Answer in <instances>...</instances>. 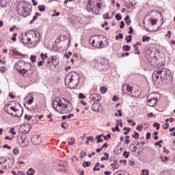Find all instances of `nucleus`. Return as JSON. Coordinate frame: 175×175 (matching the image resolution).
<instances>
[{
	"label": "nucleus",
	"instance_id": "1",
	"mask_svg": "<svg viewBox=\"0 0 175 175\" xmlns=\"http://www.w3.org/2000/svg\"><path fill=\"white\" fill-rule=\"evenodd\" d=\"M70 101L62 97H57L53 100L52 105L57 113L64 114V113H70L72 107L70 105Z\"/></svg>",
	"mask_w": 175,
	"mask_h": 175
},
{
	"label": "nucleus",
	"instance_id": "2",
	"mask_svg": "<svg viewBox=\"0 0 175 175\" xmlns=\"http://www.w3.org/2000/svg\"><path fill=\"white\" fill-rule=\"evenodd\" d=\"M15 69L18 72L19 75L25 79H29L33 75V69L31 63L24 61H18L15 64Z\"/></svg>",
	"mask_w": 175,
	"mask_h": 175
},
{
	"label": "nucleus",
	"instance_id": "3",
	"mask_svg": "<svg viewBox=\"0 0 175 175\" xmlns=\"http://www.w3.org/2000/svg\"><path fill=\"white\" fill-rule=\"evenodd\" d=\"M152 79L155 80V81H158L159 79L161 81H165V80L169 81V80L173 79V77L172 76L170 70L167 68H159L153 72Z\"/></svg>",
	"mask_w": 175,
	"mask_h": 175
},
{
	"label": "nucleus",
	"instance_id": "4",
	"mask_svg": "<svg viewBox=\"0 0 175 175\" xmlns=\"http://www.w3.org/2000/svg\"><path fill=\"white\" fill-rule=\"evenodd\" d=\"M80 83V75L77 72H70L65 77V85L67 88H76Z\"/></svg>",
	"mask_w": 175,
	"mask_h": 175
},
{
	"label": "nucleus",
	"instance_id": "5",
	"mask_svg": "<svg viewBox=\"0 0 175 175\" xmlns=\"http://www.w3.org/2000/svg\"><path fill=\"white\" fill-rule=\"evenodd\" d=\"M21 5V12L20 11V9L17 10L18 14L22 16V17H28V16H31V14L32 13V4L29 2H27L26 1H22Z\"/></svg>",
	"mask_w": 175,
	"mask_h": 175
},
{
	"label": "nucleus",
	"instance_id": "6",
	"mask_svg": "<svg viewBox=\"0 0 175 175\" xmlns=\"http://www.w3.org/2000/svg\"><path fill=\"white\" fill-rule=\"evenodd\" d=\"M95 67L100 70H107L109 69V60L107 58L101 57L95 60Z\"/></svg>",
	"mask_w": 175,
	"mask_h": 175
},
{
	"label": "nucleus",
	"instance_id": "7",
	"mask_svg": "<svg viewBox=\"0 0 175 175\" xmlns=\"http://www.w3.org/2000/svg\"><path fill=\"white\" fill-rule=\"evenodd\" d=\"M86 10L88 12H97V13H99L100 10H102V6L100 3H99L97 1H89V3L86 7Z\"/></svg>",
	"mask_w": 175,
	"mask_h": 175
},
{
	"label": "nucleus",
	"instance_id": "8",
	"mask_svg": "<svg viewBox=\"0 0 175 175\" xmlns=\"http://www.w3.org/2000/svg\"><path fill=\"white\" fill-rule=\"evenodd\" d=\"M26 35H27V37L29 38V40H30L31 44L32 43H36L37 42H39V40H40V38L39 37L40 35L38 31L30 30L26 32Z\"/></svg>",
	"mask_w": 175,
	"mask_h": 175
},
{
	"label": "nucleus",
	"instance_id": "9",
	"mask_svg": "<svg viewBox=\"0 0 175 175\" xmlns=\"http://www.w3.org/2000/svg\"><path fill=\"white\" fill-rule=\"evenodd\" d=\"M59 64V59L57 57H55L54 56H51L48 58L46 68H49L50 70H53V69H55L57 66Z\"/></svg>",
	"mask_w": 175,
	"mask_h": 175
},
{
	"label": "nucleus",
	"instance_id": "10",
	"mask_svg": "<svg viewBox=\"0 0 175 175\" xmlns=\"http://www.w3.org/2000/svg\"><path fill=\"white\" fill-rule=\"evenodd\" d=\"M157 103H158V97L155 96L154 93L150 94L147 98V104L148 106L154 107V106H157Z\"/></svg>",
	"mask_w": 175,
	"mask_h": 175
},
{
	"label": "nucleus",
	"instance_id": "11",
	"mask_svg": "<svg viewBox=\"0 0 175 175\" xmlns=\"http://www.w3.org/2000/svg\"><path fill=\"white\" fill-rule=\"evenodd\" d=\"M100 38V36H93L90 37L89 39L90 44L93 47H98L99 49Z\"/></svg>",
	"mask_w": 175,
	"mask_h": 175
},
{
	"label": "nucleus",
	"instance_id": "12",
	"mask_svg": "<svg viewBox=\"0 0 175 175\" xmlns=\"http://www.w3.org/2000/svg\"><path fill=\"white\" fill-rule=\"evenodd\" d=\"M90 99L92 102H100L102 100V96L96 93H93L90 94Z\"/></svg>",
	"mask_w": 175,
	"mask_h": 175
},
{
	"label": "nucleus",
	"instance_id": "13",
	"mask_svg": "<svg viewBox=\"0 0 175 175\" xmlns=\"http://www.w3.org/2000/svg\"><path fill=\"white\" fill-rule=\"evenodd\" d=\"M107 46V38L106 36H100L99 49H104Z\"/></svg>",
	"mask_w": 175,
	"mask_h": 175
},
{
	"label": "nucleus",
	"instance_id": "14",
	"mask_svg": "<svg viewBox=\"0 0 175 175\" xmlns=\"http://www.w3.org/2000/svg\"><path fill=\"white\" fill-rule=\"evenodd\" d=\"M31 142L35 146H39L42 143V137L39 135H35L31 137Z\"/></svg>",
	"mask_w": 175,
	"mask_h": 175
},
{
	"label": "nucleus",
	"instance_id": "15",
	"mask_svg": "<svg viewBox=\"0 0 175 175\" xmlns=\"http://www.w3.org/2000/svg\"><path fill=\"white\" fill-rule=\"evenodd\" d=\"M126 88V91L127 92L130 93V95H131V96H137V95L135 94V92H136V91H135L133 90V87L131 86V85H123L122 86V90L124 91V88Z\"/></svg>",
	"mask_w": 175,
	"mask_h": 175
},
{
	"label": "nucleus",
	"instance_id": "16",
	"mask_svg": "<svg viewBox=\"0 0 175 175\" xmlns=\"http://www.w3.org/2000/svg\"><path fill=\"white\" fill-rule=\"evenodd\" d=\"M22 42L24 44H32L27 33H25V36L23 37Z\"/></svg>",
	"mask_w": 175,
	"mask_h": 175
},
{
	"label": "nucleus",
	"instance_id": "17",
	"mask_svg": "<svg viewBox=\"0 0 175 175\" xmlns=\"http://www.w3.org/2000/svg\"><path fill=\"white\" fill-rule=\"evenodd\" d=\"M99 106H100V105L98 103H94L92 107V110L95 111V113H100V109H98Z\"/></svg>",
	"mask_w": 175,
	"mask_h": 175
},
{
	"label": "nucleus",
	"instance_id": "18",
	"mask_svg": "<svg viewBox=\"0 0 175 175\" xmlns=\"http://www.w3.org/2000/svg\"><path fill=\"white\" fill-rule=\"evenodd\" d=\"M10 51L14 55H21V53H20L16 48H12Z\"/></svg>",
	"mask_w": 175,
	"mask_h": 175
},
{
	"label": "nucleus",
	"instance_id": "19",
	"mask_svg": "<svg viewBox=\"0 0 175 175\" xmlns=\"http://www.w3.org/2000/svg\"><path fill=\"white\" fill-rule=\"evenodd\" d=\"M102 136H103V134H100V135H97L96 137V139L97 140V143H98V144L103 143V139H102Z\"/></svg>",
	"mask_w": 175,
	"mask_h": 175
},
{
	"label": "nucleus",
	"instance_id": "20",
	"mask_svg": "<svg viewBox=\"0 0 175 175\" xmlns=\"http://www.w3.org/2000/svg\"><path fill=\"white\" fill-rule=\"evenodd\" d=\"M24 126H26L27 128V129H25L23 131V133H28V132H29V131H31V125L30 124H25Z\"/></svg>",
	"mask_w": 175,
	"mask_h": 175
},
{
	"label": "nucleus",
	"instance_id": "21",
	"mask_svg": "<svg viewBox=\"0 0 175 175\" xmlns=\"http://www.w3.org/2000/svg\"><path fill=\"white\" fill-rule=\"evenodd\" d=\"M132 137L135 139V140H137L139 139V137H140V134H139L137 131H134V134L132 135Z\"/></svg>",
	"mask_w": 175,
	"mask_h": 175
},
{
	"label": "nucleus",
	"instance_id": "22",
	"mask_svg": "<svg viewBox=\"0 0 175 175\" xmlns=\"http://www.w3.org/2000/svg\"><path fill=\"white\" fill-rule=\"evenodd\" d=\"M100 91L101 94H106V92H107V88H106V86H101L100 88Z\"/></svg>",
	"mask_w": 175,
	"mask_h": 175
},
{
	"label": "nucleus",
	"instance_id": "23",
	"mask_svg": "<svg viewBox=\"0 0 175 175\" xmlns=\"http://www.w3.org/2000/svg\"><path fill=\"white\" fill-rule=\"evenodd\" d=\"M75 144H76V140L75 138L71 137L70 140L68 141V146H75Z\"/></svg>",
	"mask_w": 175,
	"mask_h": 175
},
{
	"label": "nucleus",
	"instance_id": "24",
	"mask_svg": "<svg viewBox=\"0 0 175 175\" xmlns=\"http://www.w3.org/2000/svg\"><path fill=\"white\" fill-rule=\"evenodd\" d=\"M27 175H35V170L33 168H29L27 172Z\"/></svg>",
	"mask_w": 175,
	"mask_h": 175
},
{
	"label": "nucleus",
	"instance_id": "25",
	"mask_svg": "<svg viewBox=\"0 0 175 175\" xmlns=\"http://www.w3.org/2000/svg\"><path fill=\"white\" fill-rule=\"evenodd\" d=\"M131 47L129 45H124L122 47L123 51H131Z\"/></svg>",
	"mask_w": 175,
	"mask_h": 175
},
{
	"label": "nucleus",
	"instance_id": "26",
	"mask_svg": "<svg viewBox=\"0 0 175 175\" xmlns=\"http://www.w3.org/2000/svg\"><path fill=\"white\" fill-rule=\"evenodd\" d=\"M40 58L41 59H42V61H44V59H47V58H49V56L47 55V53H42L40 54Z\"/></svg>",
	"mask_w": 175,
	"mask_h": 175
},
{
	"label": "nucleus",
	"instance_id": "27",
	"mask_svg": "<svg viewBox=\"0 0 175 175\" xmlns=\"http://www.w3.org/2000/svg\"><path fill=\"white\" fill-rule=\"evenodd\" d=\"M150 40H151V38H150L148 36H144L142 37V42L144 43L146 42H150Z\"/></svg>",
	"mask_w": 175,
	"mask_h": 175
},
{
	"label": "nucleus",
	"instance_id": "28",
	"mask_svg": "<svg viewBox=\"0 0 175 175\" xmlns=\"http://www.w3.org/2000/svg\"><path fill=\"white\" fill-rule=\"evenodd\" d=\"M104 155L105 156V157H101V161H107V159H109V153H107V152H105L104 153Z\"/></svg>",
	"mask_w": 175,
	"mask_h": 175
},
{
	"label": "nucleus",
	"instance_id": "29",
	"mask_svg": "<svg viewBox=\"0 0 175 175\" xmlns=\"http://www.w3.org/2000/svg\"><path fill=\"white\" fill-rule=\"evenodd\" d=\"M115 18L118 21H120L122 20V16H121V14L118 13V14H116Z\"/></svg>",
	"mask_w": 175,
	"mask_h": 175
},
{
	"label": "nucleus",
	"instance_id": "30",
	"mask_svg": "<svg viewBox=\"0 0 175 175\" xmlns=\"http://www.w3.org/2000/svg\"><path fill=\"white\" fill-rule=\"evenodd\" d=\"M153 126L154 128H156L157 131H159V129H161V124L158 122H154L153 124Z\"/></svg>",
	"mask_w": 175,
	"mask_h": 175
},
{
	"label": "nucleus",
	"instance_id": "31",
	"mask_svg": "<svg viewBox=\"0 0 175 175\" xmlns=\"http://www.w3.org/2000/svg\"><path fill=\"white\" fill-rule=\"evenodd\" d=\"M132 35L126 36V43H131L132 42Z\"/></svg>",
	"mask_w": 175,
	"mask_h": 175
},
{
	"label": "nucleus",
	"instance_id": "32",
	"mask_svg": "<svg viewBox=\"0 0 175 175\" xmlns=\"http://www.w3.org/2000/svg\"><path fill=\"white\" fill-rule=\"evenodd\" d=\"M116 40H119V39H124V35L120 33L118 36L115 37Z\"/></svg>",
	"mask_w": 175,
	"mask_h": 175
},
{
	"label": "nucleus",
	"instance_id": "33",
	"mask_svg": "<svg viewBox=\"0 0 175 175\" xmlns=\"http://www.w3.org/2000/svg\"><path fill=\"white\" fill-rule=\"evenodd\" d=\"M124 20H125V21H126L127 25H129L131 24V23H132V21H131V20L129 19V15H127V16H126V18H124Z\"/></svg>",
	"mask_w": 175,
	"mask_h": 175
},
{
	"label": "nucleus",
	"instance_id": "34",
	"mask_svg": "<svg viewBox=\"0 0 175 175\" xmlns=\"http://www.w3.org/2000/svg\"><path fill=\"white\" fill-rule=\"evenodd\" d=\"M38 10L40 12H46V6L44 5H38Z\"/></svg>",
	"mask_w": 175,
	"mask_h": 175
},
{
	"label": "nucleus",
	"instance_id": "35",
	"mask_svg": "<svg viewBox=\"0 0 175 175\" xmlns=\"http://www.w3.org/2000/svg\"><path fill=\"white\" fill-rule=\"evenodd\" d=\"M83 166L84 167H88V166H91V163H90V161H84V162L83 163Z\"/></svg>",
	"mask_w": 175,
	"mask_h": 175
},
{
	"label": "nucleus",
	"instance_id": "36",
	"mask_svg": "<svg viewBox=\"0 0 175 175\" xmlns=\"http://www.w3.org/2000/svg\"><path fill=\"white\" fill-rule=\"evenodd\" d=\"M162 144H163V140H160L157 142H155L154 146H158L159 147L161 148L162 147Z\"/></svg>",
	"mask_w": 175,
	"mask_h": 175
},
{
	"label": "nucleus",
	"instance_id": "37",
	"mask_svg": "<svg viewBox=\"0 0 175 175\" xmlns=\"http://www.w3.org/2000/svg\"><path fill=\"white\" fill-rule=\"evenodd\" d=\"M160 159H161L162 162H167V161H169V157L166 156H165L164 157L163 156H161Z\"/></svg>",
	"mask_w": 175,
	"mask_h": 175
},
{
	"label": "nucleus",
	"instance_id": "38",
	"mask_svg": "<svg viewBox=\"0 0 175 175\" xmlns=\"http://www.w3.org/2000/svg\"><path fill=\"white\" fill-rule=\"evenodd\" d=\"M13 154H14L15 155H18V154L20 153V150H18V148H14V150H12Z\"/></svg>",
	"mask_w": 175,
	"mask_h": 175
},
{
	"label": "nucleus",
	"instance_id": "39",
	"mask_svg": "<svg viewBox=\"0 0 175 175\" xmlns=\"http://www.w3.org/2000/svg\"><path fill=\"white\" fill-rule=\"evenodd\" d=\"M103 137L104 139L106 140V142H107V140H109V139H111V135H110V134H107V135H103Z\"/></svg>",
	"mask_w": 175,
	"mask_h": 175
},
{
	"label": "nucleus",
	"instance_id": "40",
	"mask_svg": "<svg viewBox=\"0 0 175 175\" xmlns=\"http://www.w3.org/2000/svg\"><path fill=\"white\" fill-rule=\"evenodd\" d=\"M121 130H120V127L118 126V124H116L115 128H112V131L113 132H120Z\"/></svg>",
	"mask_w": 175,
	"mask_h": 175
},
{
	"label": "nucleus",
	"instance_id": "41",
	"mask_svg": "<svg viewBox=\"0 0 175 175\" xmlns=\"http://www.w3.org/2000/svg\"><path fill=\"white\" fill-rule=\"evenodd\" d=\"M118 113H119V114L117 113H115V116H116V117H122V111L121 109H118Z\"/></svg>",
	"mask_w": 175,
	"mask_h": 175
},
{
	"label": "nucleus",
	"instance_id": "42",
	"mask_svg": "<svg viewBox=\"0 0 175 175\" xmlns=\"http://www.w3.org/2000/svg\"><path fill=\"white\" fill-rule=\"evenodd\" d=\"M30 60L31 61V62H36V56L31 55L30 56Z\"/></svg>",
	"mask_w": 175,
	"mask_h": 175
},
{
	"label": "nucleus",
	"instance_id": "43",
	"mask_svg": "<svg viewBox=\"0 0 175 175\" xmlns=\"http://www.w3.org/2000/svg\"><path fill=\"white\" fill-rule=\"evenodd\" d=\"M110 16H109V13L107 12L105 14L103 15L104 20H110Z\"/></svg>",
	"mask_w": 175,
	"mask_h": 175
},
{
	"label": "nucleus",
	"instance_id": "44",
	"mask_svg": "<svg viewBox=\"0 0 175 175\" xmlns=\"http://www.w3.org/2000/svg\"><path fill=\"white\" fill-rule=\"evenodd\" d=\"M57 169H59V170H64V169H65V166L64 164H58Z\"/></svg>",
	"mask_w": 175,
	"mask_h": 175
},
{
	"label": "nucleus",
	"instance_id": "45",
	"mask_svg": "<svg viewBox=\"0 0 175 175\" xmlns=\"http://www.w3.org/2000/svg\"><path fill=\"white\" fill-rule=\"evenodd\" d=\"M36 20H38V17L35 15V16L33 17L32 20L29 22V24H30V25L33 24V23H35V21H36Z\"/></svg>",
	"mask_w": 175,
	"mask_h": 175
},
{
	"label": "nucleus",
	"instance_id": "46",
	"mask_svg": "<svg viewBox=\"0 0 175 175\" xmlns=\"http://www.w3.org/2000/svg\"><path fill=\"white\" fill-rule=\"evenodd\" d=\"M137 131H139V132H142L143 131V125L142 124H139L137 128Z\"/></svg>",
	"mask_w": 175,
	"mask_h": 175
},
{
	"label": "nucleus",
	"instance_id": "47",
	"mask_svg": "<svg viewBox=\"0 0 175 175\" xmlns=\"http://www.w3.org/2000/svg\"><path fill=\"white\" fill-rule=\"evenodd\" d=\"M129 152L125 150L123 153V157H124V158H129Z\"/></svg>",
	"mask_w": 175,
	"mask_h": 175
},
{
	"label": "nucleus",
	"instance_id": "48",
	"mask_svg": "<svg viewBox=\"0 0 175 175\" xmlns=\"http://www.w3.org/2000/svg\"><path fill=\"white\" fill-rule=\"evenodd\" d=\"M67 125H68V123H66V122H63L61 123V126L63 128V129H66Z\"/></svg>",
	"mask_w": 175,
	"mask_h": 175
},
{
	"label": "nucleus",
	"instance_id": "49",
	"mask_svg": "<svg viewBox=\"0 0 175 175\" xmlns=\"http://www.w3.org/2000/svg\"><path fill=\"white\" fill-rule=\"evenodd\" d=\"M112 100H113V102H118V100H120V98L117 95H114L113 96Z\"/></svg>",
	"mask_w": 175,
	"mask_h": 175
},
{
	"label": "nucleus",
	"instance_id": "50",
	"mask_svg": "<svg viewBox=\"0 0 175 175\" xmlns=\"http://www.w3.org/2000/svg\"><path fill=\"white\" fill-rule=\"evenodd\" d=\"M111 167H113L114 169H118L120 164L111 163Z\"/></svg>",
	"mask_w": 175,
	"mask_h": 175
},
{
	"label": "nucleus",
	"instance_id": "51",
	"mask_svg": "<svg viewBox=\"0 0 175 175\" xmlns=\"http://www.w3.org/2000/svg\"><path fill=\"white\" fill-rule=\"evenodd\" d=\"M79 99H85V95H84L83 93H79Z\"/></svg>",
	"mask_w": 175,
	"mask_h": 175
},
{
	"label": "nucleus",
	"instance_id": "52",
	"mask_svg": "<svg viewBox=\"0 0 175 175\" xmlns=\"http://www.w3.org/2000/svg\"><path fill=\"white\" fill-rule=\"evenodd\" d=\"M21 139L22 140L21 142L22 144H24V143H25V139H27V136L23 135L21 137Z\"/></svg>",
	"mask_w": 175,
	"mask_h": 175
},
{
	"label": "nucleus",
	"instance_id": "53",
	"mask_svg": "<svg viewBox=\"0 0 175 175\" xmlns=\"http://www.w3.org/2000/svg\"><path fill=\"white\" fill-rule=\"evenodd\" d=\"M124 27H125V22H124V21H122L120 22V28L121 29H122L123 28H124Z\"/></svg>",
	"mask_w": 175,
	"mask_h": 175
},
{
	"label": "nucleus",
	"instance_id": "54",
	"mask_svg": "<svg viewBox=\"0 0 175 175\" xmlns=\"http://www.w3.org/2000/svg\"><path fill=\"white\" fill-rule=\"evenodd\" d=\"M32 118V116H28L27 114L25 115V120H27V121H29Z\"/></svg>",
	"mask_w": 175,
	"mask_h": 175
},
{
	"label": "nucleus",
	"instance_id": "55",
	"mask_svg": "<svg viewBox=\"0 0 175 175\" xmlns=\"http://www.w3.org/2000/svg\"><path fill=\"white\" fill-rule=\"evenodd\" d=\"M87 140H88L89 142H95V140H94V137L93 136L88 137Z\"/></svg>",
	"mask_w": 175,
	"mask_h": 175
},
{
	"label": "nucleus",
	"instance_id": "56",
	"mask_svg": "<svg viewBox=\"0 0 175 175\" xmlns=\"http://www.w3.org/2000/svg\"><path fill=\"white\" fill-rule=\"evenodd\" d=\"M165 36H166V38H170L171 36H172V31H168L167 32V33L165 34Z\"/></svg>",
	"mask_w": 175,
	"mask_h": 175
},
{
	"label": "nucleus",
	"instance_id": "57",
	"mask_svg": "<svg viewBox=\"0 0 175 175\" xmlns=\"http://www.w3.org/2000/svg\"><path fill=\"white\" fill-rule=\"evenodd\" d=\"M10 133L14 135H16V131H14V128L12 127L10 129Z\"/></svg>",
	"mask_w": 175,
	"mask_h": 175
},
{
	"label": "nucleus",
	"instance_id": "58",
	"mask_svg": "<svg viewBox=\"0 0 175 175\" xmlns=\"http://www.w3.org/2000/svg\"><path fill=\"white\" fill-rule=\"evenodd\" d=\"M149 139H151V133L150 132H148L146 133V139L149 140Z\"/></svg>",
	"mask_w": 175,
	"mask_h": 175
},
{
	"label": "nucleus",
	"instance_id": "59",
	"mask_svg": "<svg viewBox=\"0 0 175 175\" xmlns=\"http://www.w3.org/2000/svg\"><path fill=\"white\" fill-rule=\"evenodd\" d=\"M129 33H130V35H131L132 33H135V32H133V28L132 27H129Z\"/></svg>",
	"mask_w": 175,
	"mask_h": 175
},
{
	"label": "nucleus",
	"instance_id": "60",
	"mask_svg": "<svg viewBox=\"0 0 175 175\" xmlns=\"http://www.w3.org/2000/svg\"><path fill=\"white\" fill-rule=\"evenodd\" d=\"M3 148H8V150H10V148H12V147L8 144H5L3 146Z\"/></svg>",
	"mask_w": 175,
	"mask_h": 175
},
{
	"label": "nucleus",
	"instance_id": "61",
	"mask_svg": "<svg viewBox=\"0 0 175 175\" xmlns=\"http://www.w3.org/2000/svg\"><path fill=\"white\" fill-rule=\"evenodd\" d=\"M16 36H17V33H14L13 36L11 38L13 42H16Z\"/></svg>",
	"mask_w": 175,
	"mask_h": 175
},
{
	"label": "nucleus",
	"instance_id": "62",
	"mask_svg": "<svg viewBox=\"0 0 175 175\" xmlns=\"http://www.w3.org/2000/svg\"><path fill=\"white\" fill-rule=\"evenodd\" d=\"M27 103H28V105H32V103H33V100L32 98H29L27 100Z\"/></svg>",
	"mask_w": 175,
	"mask_h": 175
},
{
	"label": "nucleus",
	"instance_id": "63",
	"mask_svg": "<svg viewBox=\"0 0 175 175\" xmlns=\"http://www.w3.org/2000/svg\"><path fill=\"white\" fill-rule=\"evenodd\" d=\"M84 155H87V152H81V153H80V157L81 158H83V157H84Z\"/></svg>",
	"mask_w": 175,
	"mask_h": 175
},
{
	"label": "nucleus",
	"instance_id": "64",
	"mask_svg": "<svg viewBox=\"0 0 175 175\" xmlns=\"http://www.w3.org/2000/svg\"><path fill=\"white\" fill-rule=\"evenodd\" d=\"M43 64H44V61H40L38 63V66H42V65H43Z\"/></svg>",
	"mask_w": 175,
	"mask_h": 175
}]
</instances>
